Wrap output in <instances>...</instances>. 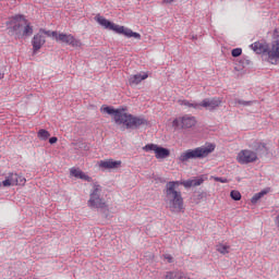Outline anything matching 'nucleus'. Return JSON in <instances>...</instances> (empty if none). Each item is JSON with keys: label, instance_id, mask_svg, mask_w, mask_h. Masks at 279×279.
<instances>
[{"label": "nucleus", "instance_id": "1", "mask_svg": "<svg viewBox=\"0 0 279 279\" xmlns=\"http://www.w3.org/2000/svg\"><path fill=\"white\" fill-rule=\"evenodd\" d=\"M102 110L107 114H111L113 117L116 125H122V132L125 130H141L143 125H149V121L144 117L128 113V107L114 109V107L107 106Z\"/></svg>", "mask_w": 279, "mask_h": 279}, {"label": "nucleus", "instance_id": "2", "mask_svg": "<svg viewBox=\"0 0 279 279\" xmlns=\"http://www.w3.org/2000/svg\"><path fill=\"white\" fill-rule=\"evenodd\" d=\"M9 36H14L15 40L29 38L34 34V26L25 19L23 14L13 15L7 22Z\"/></svg>", "mask_w": 279, "mask_h": 279}, {"label": "nucleus", "instance_id": "3", "mask_svg": "<svg viewBox=\"0 0 279 279\" xmlns=\"http://www.w3.org/2000/svg\"><path fill=\"white\" fill-rule=\"evenodd\" d=\"M180 186V181H169L163 189L167 202L171 213H182L184 210V198L182 192L175 190Z\"/></svg>", "mask_w": 279, "mask_h": 279}, {"label": "nucleus", "instance_id": "4", "mask_svg": "<svg viewBox=\"0 0 279 279\" xmlns=\"http://www.w3.org/2000/svg\"><path fill=\"white\" fill-rule=\"evenodd\" d=\"M95 21L98 23V25H101V27H104L105 29H109L110 32H114L116 34L125 36L126 38H135V40H141V35L132 31V28H128L125 26L114 24V22H111L110 20L99 14L95 16Z\"/></svg>", "mask_w": 279, "mask_h": 279}, {"label": "nucleus", "instance_id": "5", "mask_svg": "<svg viewBox=\"0 0 279 279\" xmlns=\"http://www.w3.org/2000/svg\"><path fill=\"white\" fill-rule=\"evenodd\" d=\"M216 147L217 145L213 143H206L204 146L181 153L179 160L180 162H189V160H202L208 158V156L215 151Z\"/></svg>", "mask_w": 279, "mask_h": 279}, {"label": "nucleus", "instance_id": "6", "mask_svg": "<svg viewBox=\"0 0 279 279\" xmlns=\"http://www.w3.org/2000/svg\"><path fill=\"white\" fill-rule=\"evenodd\" d=\"M87 206L92 209L96 208L97 210H100L105 219L110 217V209L108 208V204H106V201L101 198V185H99V183L93 184V190L90 191Z\"/></svg>", "mask_w": 279, "mask_h": 279}, {"label": "nucleus", "instance_id": "7", "mask_svg": "<svg viewBox=\"0 0 279 279\" xmlns=\"http://www.w3.org/2000/svg\"><path fill=\"white\" fill-rule=\"evenodd\" d=\"M144 151H154L157 160H162L171 156V150L169 148L158 146L156 144H147L143 147Z\"/></svg>", "mask_w": 279, "mask_h": 279}, {"label": "nucleus", "instance_id": "8", "mask_svg": "<svg viewBox=\"0 0 279 279\" xmlns=\"http://www.w3.org/2000/svg\"><path fill=\"white\" fill-rule=\"evenodd\" d=\"M57 43H62L63 45H69L74 49H80L82 47V40L75 38L72 34L59 33L57 35Z\"/></svg>", "mask_w": 279, "mask_h": 279}, {"label": "nucleus", "instance_id": "9", "mask_svg": "<svg viewBox=\"0 0 279 279\" xmlns=\"http://www.w3.org/2000/svg\"><path fill=\"white\" fill-rule=\"evenodd\" d=\"M257 160L258 156L253 150L244 149L238 154V162L240 165H250V162H256Z\"/></svg>", "mask_w": 279, "mask_h": 279}, {"label": "nucleus", "instance_id": "10", "mask_svg": "<svg viewBox=\"0 0 279 279\" xmlns=\"http://www.w3.org/2000/svg\"><path fill=\"white\" fill-rule=\"evenodd\" d=\"M251 147L257 158H265V156H269V147H267V144L263 142L255 141Z\"/></svg>", "mask_w": 279, "mask_h": 279}, {"label": "nucleus", "instance_id": "11", "mask_svg": "<svg viewBox=\"0 0 279 279\" xmlns=\"http://www.w3.org/2000/svg\"><path fill=\"white\" fill-rule=\"evenodd\" d=\"M268 62H270V64H278V60H279V41L276 40L271 44V46H269V50H268Z\"/></svg>", "mask_w": 279, "mask_h": 279}, {"label": "nucleus", "instance_id": "12", "mask_svg": "<svg viewBox=\"0 0 279 279\" xmlns=\"http://www.w3.org/2000/svg\"><path fill=\"white\" fill-rule=\"evenodd\" d=\"M221 106V98H205L201 102L202 108H206V110H209V112H213V110H217Z\"/></svg>", "mask_w": 279, "mask_h": 279}, {"label": "nucleus", "instance_id": "13", "mask_svg": "<svg viewBox=\"0 0 279 279\" xmlns=\"http://www.w3.org/2000/svg\"><path fill=\"white\" fill-rule=\"evenodd\" d=\"M45 43H47V39H45V35H41L40 33H37L34 35L32 39V46H33V53H38L40 49L45 46Z\"/></svg>", "mask_w": 279, "mask_h": 279}, {"label": "nucleus", "instance_id": "14", "mask_svg": "<svg viewBox=\"0 0 279 279\" xmlns=\"http://www.w3.org/2000/svg\"><path fill=\"white\" fill-rule=\"evenodd\" d=\"M269 44L266 41H255L254 44L251 45V48L255 53H263V56H267L269 58Z\"/></svg>", "mask_w": 279, "mask_h": 279}, {"label": "nucleus", "instance_id": "15", "mask_svg": "<svg viewBox=\"0 0 279 279\" xmlns=\"http://www.w3.org/2000/svg\"><path fill=\"white\" fill-rule=\"evenodd\" d=\"M70 175L77 178L78 180H84L85 182H93V178L84 173L80 168H71Z\"/></svg>", "mask_w": 279, "mask_h": 279}, {"label": "nucleus", "instance_id": "16", "mask_svg": "<svg viewBox=\"0 0 279 279\" xmlns=\"http://www.w3.org/2000/svg\"><path fill=\"white\" fill-rule=\"evenodd\" d=\"M180 184L184 186L185 189H191V186H202L204 184V178H195V179H189L186 181H179Z\"/></svg>", "mask_w": 279, "mask_h": 279}, {"label": "nucleus", "instance_id": "17", "mask_svg": "<svg viewBox=\"0 0 279 279\" xmlns=\"http://www.w3.org/2000/svg\"><path fill=\"white\" fill-rule=\"evenodd\" d=\"M99 167H101V169H119V167H121V160H101Z\"/></svg>", "mask_w": 279, "mask_h": 279}, {"label": "nucleus", "instance_id": "18", "mask_svg": "<svg viewBox=\"0 0 279 279\" xmlns=\"http://www.w3.org/2000/svg\"><path fill=\"white\" fill-rule=\"evenodd\" d=\"M197 123V121H195V117H189V116H184L181 118V128L182 130H189L191 128H194V125Z\"/></svg>", "mask_w": 279, "mask_h": 279}, {"label": "nucleus", "instance_id": "19", "mask_svg": "<svg viewBox=\"0 0 279 279\" xmlns=\"http://www.w3.org/2000/svg\"><path fill=\"white\" fill-rule=\"evenodd\" d=\"M147 77H149V75L147 73L144 74H134L131 75L129 78V84L132 85H138L141 84V82H143V80H147Z\"/></svg>", "mask_w": 279, "mask_h": 279}, {"label": "nucleus", "instance_id": "20", "mask_svg": "<svg viewBox=\"0 0 279 279\" xmlns=\"http://www.w3.org/2000/svg\"><path fill=\"white\" fill-rule=\"evenodd\" d=\"M11 178L13 186H25V182H27L25 177L20 175L19 173H11Z\"/></svg>", "mask_w": 279, "mask_h": 279}, {"label": "nucleus", "instance_id": "21", "mask_svg": "<svg viewBox=\"0 0 279 279\" xmlns=\"http://www.w3.org/2000/svg\"><path fill=\"white\" fill-rule=\"evenodd\" d=\"M166 279H191L182 271H169L166 274Z\"/></svg>", "mask_w": 279, "mask_h": 279}, {"label": "nucleus", "instance_id": "22", "mask_svg": "<svg viewBox=\"0 0 279 279\" xmlns=\"http://www.w3.org/2000/svg\"><path fill=\"white\" fill-rule=\"evenodd\" d=\"M267 193H269V189L262 190L260 192L254 194L253 197L251 198V204H253V205L258 204V201L262 197H265V195H267Z\"/></svg>", "mask_w": 279, "mask_h": 279}, {"label": "nucleus", "instance_id": "23", "mask_svg": "<svg viewBox=\"0 0 279 279\" xmlns=\"http://www.w3.org/2000/svg\"><path fill=\"white\" fill-rule=\"evenodd\" d=\"M39 34L41 36H44V34H45V36H48V38L52 37V38H54V40L58 39V32L57 31H47L45 28H39Z\"/></svg>", "mask_w": 279, "mask_h": 279}, {"label": "nucleus", "instance_id": "24", "mask_svg": "<svg viewBox=\"0 0 279 279\" xmlns=\"http://www.w3.org/2000/svg\"><path fill=\"white\" fill-rule=\"evenodd\" d=\"M37 136L40 141H48L49 136H51V134L49 133V131L41 129L38 131Z\"/></svg>", "mask_w": 279, "mask_h": 279}, {"label": "nucleus", "instance_id": "25", "mask_svg": "<svg viewBox=\"0 0 279 279\" xmlns=\"http://www.w3.org/2000/svg\"><path fill=\"white\" fill-rule=\"evenodd\" d=\"M216 250L219 252V254H230V246L226 244L216 245Z\"/></svg>", "mask_w": 279, "mask_h": 279}, {"label": "nucleus", "instance_id": "26", "mask_svg": "<svg viewBox=\"0 0 279 279\" xmlns=\"http://www.w3.org/2000/svg\"><path fill=\"white\" fill-rule=\"evenodd\" d=\"M0 186H3L4 189H8V186H14V183L12 182V173H9L5 180L0 182Z\"/></svg>", "mask_w": 279, "mask_h": 279}, {"label": "nucleus", "instance_id": "27", "mask_svg": "<svg viewBox=\"0 0 279 279\" xmlns=\"http://www.w3.org/2000/svg\"><path fill=\"white\" fill-rule=\"evenodd\" d=\"M230 197H231V199H233V202H241V192H239L236 190H232L230 192Z\"/></svg>", "mask_w": 279, "mask_h": 279}, {"label": "nucleus", "instance_id": "28", "mask_svg": "<svg viewBox=\"0 0 279 279\" xmlns=\"http://www.w3.org/2000/svg\"><path fill=\"white\" fill-rule=\"evenodd\" d=\"M234 104H238L239 106L247 107V106H252V104H254V100H241L239 98H235Z\"/></svg>", "mask_w": 279, "mask_h": 279}, {"label": "nucleus", "instance_id": "29", "mask_svg": "<svg viewBox=\"0 0 279 279\" xmlns=\"http://www.w3.org/2000/svg\"><path fill=\"white\" fill-rule=\"evenodd\" d=\"M239 64L242 69H245V66H250L252 64V61L247 59V57H243L240 61Z\"/></svg>", "mask_w": 279, "mask_h": 279}, {"label": "nucleus", "instance_id": "30", "mask_svg": "<svg viewBox=\"0 0 279 279\" xmlns=\"http://www.w3.org/2000/svg\"><path fill=\"white\" fill-rule=\"evenodd\" d=\"M243 53V49L241 48H234L231 51L232 58H239Z\"/></svg>", "mask_w": 279, "mask_h": 279}, {"label": "nucleus", "instance_id": "31", "mask_svg": "<svg viewBox=\"0 0 279 279\" xmlns=\"http://www.w3.org/2000/svg\"><path fill=\"white\" fill-rule=\"evenodd\" d=\"M184 106H187V108H194L195 110L202 108L201 104L189 102V101H184Z\"/></svg>", "mask_w": 279, "mask_h": 279}, {"label": "nucleus", "instance_id": "32", "mask_svg": "<svg viewBox=\"0 0 279 279\" xmlns=\"http://www.w3.org/2000/svg\"><path fill=\"white\" fill-rule=\"evenodd\" d=\"M197 202H202V199H206V197H208V193L206 192H198L196 195H195Z\"/></svg>", "mask_w": 279, "mask_h": 279}, {"label": "nucleus", "instance_id": "33", "mask_svg": "<svg viewBox=\"0 0 279 279\" xmlns=\"http://www.w3.org/2000/svg\"><path fill=\"white\" fill-rule=\"evenodd\" d=\"M180 125H182V118L174 119V120L172 121V126L179 128Z\"/></svg>", "mask_w": 279, "mask_h": 279}, {"label": "nucleus", "instance_id": "34", "mask_svg": "<svg viewBox=\"0 0 279 279\" xmlns=\"http://www.w3.org/2000/svg\"><path fill=\"white\" fill-rule=\"evenodd\" d=\"M214 180L215 182H221V184H228V180L226 178L215 177Z\"/></svg>", "mask_w": 279, "mask_h": 279}, {"label": "nucleus", "instance_id": "35", "mask_svg": "<svg viewBox=\"0 0 279 279\" xmlns=\"http://www.w3.org/2000/svg\"><path fill=\"white\" fill-rule=\"evenodd\" d=\"M165 260H167L168 263H173V256H171V254H165L163 255Z\"/></svg>", "mask_w": 279, "mask_h": 279}, {"label": "nucleus", "instance_id": "36", "mask_svg": "<svg viewBox=\"0 0 279 279\" xmlns=\"http://www.w3.org/2000/svg\"><path fill=\"white\" fill-rule=\"evenodd\" d=\"M49 143H50V145H56V143H58V137H56V136L50 137Z\"/></svg>", "mask_w": 279, "mask_h": 279}, {"label": "nucleus", "instance_id": "37", "mask_svg": "<svg viewBox=\"0 0 279 279\" xmlns=\"http://www.w3.org/2000/svg\"><path fill=\"white\" fill-rule=\"evenodd\" d=\"M276 225H277V228H279V215L276 217Z\"/></svg>", "mask_w": 279, "mask_h": 279}, {"label": "nucleus", "instance_id": "38", "mask_svg": "<svg viewBox=\"0 0 279 279\" xmlns=\"http://www.w3.org/2000/svg\"><path fill=\"white\" fill-rule=\"evenodd\" d=\"M163 3H173V0H163Z\"/></svg>", "mask_w": 279, "mask_h": 279}, {"label": "nucleus", "instance_id": "39", "mask_svg": "<svg viewBox=\"0 0 279 279\" xmlns=\"http://www.w3.org/2000/svg\"><path fill=\"white\" fill-rule=\"evenodd\" d=\"M4 75H5V74H3V73L0 72V80H3Z\"/></svg>", "mask_w": 279, "mask_h": 279}, {"label": "nucleus", "instance_id": "40", "mask_svg": "<svg viewBox=\"0 0 279 279\" xmlns=\"http://www.w3.org/2000/svg\"><path fill=\"white\" fill-rule=\"evenodd\" d=\"M193 38L196 40V39H197V36H193Z\"/></svg>", "mask_w": 279, "mask_h": 279}]
</instances>
